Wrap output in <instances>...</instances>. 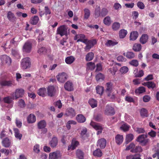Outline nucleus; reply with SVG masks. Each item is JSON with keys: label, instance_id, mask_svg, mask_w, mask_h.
I'll list each match as a JSON object with an SVG mask.
<instances>
[{"label": "nucleus", "instance_id": "f257e3e1", "mask_svg": "<svg viewBox=\"0 0 159 159\" xmlns=\"http://www.w3.org/2000/svg\"><path fill=\"white\" fill-rule=\"evenodd\" d=\"M148 135L147 134H141L137 137L136 140L140 143L142 146H145L149 141V139H146Z\"/></svg>", "mask_w": 159, "mask_h": 159}, {"label": "nucleus", "instance_id": "f03ea898", "mask_svg": "<svg viewBox=\"0 0 159 159\" xmlns=\"http://www.w3.org/2000/svg\"><path fill=\"white\" fill-rule=\"evenodd\" d=\"M90 125L95 130H98L97 132V135H99L102 133V130L103 129V126L100 123L91 121L90 123Z\"/></svg>", "mask_w": 159, "mask_h": 159}, {"label": "nucleus", "instance_id": "7ed1b4c3", "mask_svg": "<svg viewBox=\"0 0 159 159\" xmlns=\"http://www.w3.org/2000/svg\"><path fill=\"white\" fill-rule=\"evenodd\" d=\"M31 61L29 57H26L22 59L21 62V67L23 69H26L30 67Z\"/></svg>", "mask_w": 159, "mask_h": 159}, {"label": "nucleus", "instance_id": "20e7f679", "mask_svg": "<svg viewBox=\"0 0 159 159\" xmlns=\"http://www.w3.org/2000/svg\"><path fill=\"white\" fill-rule=\"evenodd\" d=\"M57 34H59L61 37L64 35L67 37L68 34L66 26L63 25L58 28L57 30Z\"/></svg>", "mask_w": 159, "mask_h": 159}, {"label": "nucleus", "instance_id": "39448f33", "mask_svg": "<svg viewBox=\"0 0 159 159\" xmlns=\"http://www.w3.org/2000/svg\"><path fill=\"white\" fill-rule=\"evenodd\" d=\"M32 48V43L29 41L26 42L23 46L22 50L24 52L29 53L31 51Z\"/></svg>", "mask_w": 159, "mask_h": 159}, {"label": "nucleus", "instance_id": "423d86ee", "mask_svg": "<svg viewBox=\"0 0 159 159\" xmlns=\"http://www.w3.org/2000/svg\"><path fill=\"white\" fill-rule=\"evenodd\" d=\"M47 95L50 97L54 96L56 93L57 90L55 87L53 85H49L47 88Z\"/></svg>", "mask_w": 159, "mask_h": 159}, {"label": "nucleus", "instance_id": "0eeeda50", "mask_svg": "<svg viewBox=\"0 0 159 159\" xmlns=\"http://www.w3.org/2000/svg\"><path fill=\"white\" fill-rule=\"evenodd\" d=\"M115 113V111L113 107L109 105H106L104 111V114L107 116H112Z\"/></svg>", "mask_w": 159, "mask_h": 159}, {"label": "nucleus", "instance_id": "6e6552de", "mask_svg": "<svg viewBox=\"0 0 159 159\" xmlns=\"http://www.w3.org/2000/svg\"><path fill=\"white\" fill-rule=\"evenodd\" d=\"M24 90L22 89H16L15 93H13L12 94V96H14L15 94V99H17L21 98L23 97L24 95Z\"/></svg>", "mask_w": 159, "mask_h": 159}, {"label": "nucleus", "instance_id": "1a4fd4ad", "mask_svg": "<svg viewBox=\"0 0 159 159\" xmlns=\"http://www.w3.org/2000/svg\"><path fill=\"white\" fill-rule=\"evenodd\" d=\"M56 78L57 81L59 82L63 83L66 80L67 75L64 72L60 73L58 75L56 76Z\"/></svg>", "mask_w": 159, "mask_h": 159}, {"label": "nucleus", "instance_id": "9d476101", "mask_svg": "<svg viewBox=\"0 0 159 159\" xmlns=\"http://www.w3.org/2000/svg\"><path fill=\"white\" fill-rule=\"evenodd\" d=\"M61 156L60 152L57 151L50 153L49 154V159H57L60 158Z\"/></svg>", "mask_w": 159, "mask_h": 159}, {"label": "nucleus", "instance_id": "9b49d317", "mask_svg": "<svg viewBox=\"0 0 159 159\" xmlns=\"http://www.w3.org/2000/svg\"><path fill=\"white\" fill-rule=\"evenodd\" d=\"M65 115L67 116L72 118L75 115L76 113L75 110L73 108L70 107L67 109Z\"/></svg>", "mask_w": 159, "mask_h": 159}, {"label": "nucleus", "instance_id": "f8f14e48", "mask_svg": "<svg viewBox=\"0 0 159 159\" xmlns=\"http://www.w3.org/2000/svg\"><path fill=\"white\" fill-rule=\"evenodd\" d=\"M106 145V141L105 139L104 138L99 139L97 143V146H99L101 149L104 148Z\"/></svg>", "mask_w": 159, "mask_h": 159}, {"label": "nucleus", "instance_id": "ddd939ff", "mask_svg": "<svg viewBox=\"0 0 159 159\" xmlns=\"http://www.w3.org/2000/svg\"><path fill=\"white\" fill-rule=\"evenodd\" d=\"M2 146L5 148H9L11 144V141L9 139L6 137L4 138L2 142Z\"/></svg>", "mask_w": 159, "mask_h": 159}, {"label": "nucleus", "instance_id": "4468645a", "mask_svg": "<svg viewBox=\"0 0 159 159\" xmlns=\"http://www.w3.org/2000/svg\"><path fill=\"white\" fill-rule=\"evenodd\" d=\"M13 81L11 80L7 81L6 80H3L0 82V84L2 86L11 87L13 85Z\"/></svg>", "mask_w": 159, "mask_h": 159}, {"label": "nucleus", "instance_id": "2eb2a0df", "mask_svg": "<svg viewBox=\"0 0 159 159\" xmlns=\"http://www.w3.org/2000/svg\"><path fill=\"white\" fill-rule=\"evenodd\" d=\"M58 140L57 137H53L49 142V144L52 148L56 147L58 144Z\"/></svg>", "mask_w": 159, "mask_h": 159}, {"label": "nucleus", "instance_id": "dca6fc26", "mask_svg": "<svg viewBox=\"0 0 159 159\" xmlns=\"http://www.w3.org/2000/svg\"><path fill=\"white\" fill-rule=\"evenodd\" d=\"M7 18L9 21L12 22H15L16 20L15 16L11 11H9L7 13Z\"/></svg>", "mask_w": 159, "mask_h": 159}, {"label": "nucleus", "instance_id": "f3484780", "mask_svg": "<svg viewBox=\"0 0 159 159\" xmlns=\"http://www.w3.org/2000/svg\"><path fill=\"white\" fill-rule=\"evenodd\" d=\"M79 142L76 140L75 139H73L72 140L71 145L68 147V150H69L71 149L73 150L75 148L79 145Z\"/></svg>", "mask_w": 159, "mask_h": 159}, {"label": "nucleus", "instance_id": "a211bd4d", "mask_svg": "<svg viewBox=\"0 0 159 159\" xmlns=\"http://www.w3.org/2000/svg\"><path fill=\"white\" fill-rule=\"evenodd\" d=\"M118 43L116 40H107L105 43V45L107 47H113Z\"/></svg>", "mask_w": 159, "mask_h": 159}, {"label": "nucleus", "instance_id": "6ab92c4d", "mask_svg": "<svg viewBox=\"0 0 159 159\" xmlns=\"http://www.w3.org/2000/svg\"><path fill=\"white\" fill-rule=\"evenodd\" d=\"M65 89L67 91H70L73 90L72 83L69 81H67L64 85Z\"/></svg>", "mask_w": 159, "mask_h": 159}, {"label": "nucleus", "instance_id": "aec40b11", "mask_svg": "<svg viewBox=\"0 0 159 159\" xmlns=\"http://www.w3.org/2000/svg\"><path fill=\"white\" fill-rule=\"evenodd\" d=\"M116 142L117 144L120 145L123 142L124 138L123 136L120 134H117L115 137Z\"/></svg>", "mask_w": 159, "mask_h": 159}, {"label": "nucleus", "instance_id": "412c9836", "mask_svg": "<svg viewBox=\"0 0 159 159\" xmlns=\"http://www.w3.org/2000/svg\"><path fill=\"white\" fill-rule=\"evenodd\" d=\"M14 99H15L14 96H12V97L8 96L4 98L3 101L5 103L10 104L12 102L13 100Z\"/></svg>", "mask_w": 159, "mask_h": 159}, {"label": "nucleus", "instance_id": "4be33fe9", "mask_svg": "<svg viewBox=\"0 0 159 159\" xmlns=\"http://www.w3.org/2000/svg\"><path fill=\"white\" fill-rule=\"evenodd\" d=\"M27 120L29 123H33L35 122L36 120L35 116L33 114H30L27 118Z\"/></svg>", "mask_w": 159, "mask_h": 159}, {"label": "nucleus", "instance_id": "5701e85b", "mask_svg": "<svg viewBox=\"0 0 159 159\" xmlns=\"http://www.w3.org/2000/svg\"><path fill=\"white\" fill-rule=\"evenodd\" d=\"M139 36L138 33L137 31H134L130 33L129 38L131 40H135Z\"/></svg>", "mask_w": 159, "mask_h": 159}, {"label": "nucleus", "instance_id": "b1692460", "mask_svg": "<svg viewBox=\"0 0 159 159\" xmlns=\"http://www.w3.org/2000/svg\"><path fill=\"white\" fill-rule=\"evenodd\" d=\"M13 131L14 133V135L15 137L19 140L21 139L22 136V134L20 133L19 129L17 128H14Z\"/></svg>", "mask_w": 159, "mask_h": 159}, {"label": "nucleus", "instance_id": "393cba45", "mask_svg": "<svg viewBox=\"0 0 159 159\" xmlns=\"http://www.w3.org/2000/svg\"><path fill=\"white\" fill-rule=\"evenodd\" d=\"M86 45V46L84 47V49L86 52L89 51L94 46L93 41L90 40H88V43Z\"/></svg>", "mask_w": 159, "mask_h": 159}, {"label": "nucleus", "instance_id": "a878e982", "mask_svg": "<svg viewBox=\"0 0 159 159\" xmlns=\"http://www.w3.org/2000/svg\"><path fill=\"white\" fill-rule=\"evenodd\" d=\"M76 119L77 121L80 123H84L86 120L85 117L82 114L77 115Z\"/></svg>", "mask_w": 159, "mask_h": 159}, {"label": "nucleus", "instance_id": "bb28decb", "mask_svg": "<svg viewBox=\"0 0 159 159\" xmlns=\"http://www.w3.org/2000/svg\"><path fill=\"white\" fill-rule=\"evenodd\" d=\"M39 19V17L37 16H34L31 17L30 20V23L32 25H36L38 23Z\"/></svg>", "mask_w": 159, "mask_h": 159}, {"label": "nucleus", "instance_id": "cd10ccee", "mask_svg": "<svg viewBox=\"0 0 159 159\" xmlns=\"http://www.w3.org/2000/svg\"><path fill=\"white\" fill-rule=\"evenodd\" d=\"M38 94L40 96L44 97L46 94V89L45 88H42L39 89L38 92Z\"/></svg>", "mask_w": 159, "mask_h": 159}, {"label": "nucleus", "instance_id": "c85d7f7f", "mask_svg": "<svg viewBox=\"0 0 159 159\" xmlns=\"http://www.w3.org/2000/svg\"><path fill=\"white\" fill-rule=\"evenodd\" d=\"M1 59L2 62L6 63H7L8 62H11V58L7 56L4 55H2L1 57Z\"/></svg>", "mask_w": 159, "mask_h": 159}, {"label": "nucleus", "instance_id": "c756f323", "mask_svg": "<svg viewBox=\"0 0 159 159\" xmlns=\"http://www.w3.org/2000/svg\"><path fill=\"white\" fill-rule=\"evenodd\" d=\"M148 39V36L147 34H143L140 39V42L142 44H145L147 42Z\"/></svg>", "mask_w": 159, "mask_h": 159}, {"label": "nucleus", "instance_id": "7c9ffc66", "mask_svg": "<svg viewBox=\"0 0 159 159\" xmlns=\"http://www.w3.org/2000/svg\"><path fill=\"white\" fill-rule=\"evenodd\" d=\"M46 123L44 120H41L37 124L38 127L39 129H43L46 127Z\"/></svg>", "mask_w": 159, "mask_h": 159}, {"label": "nucleus", "instance_id": "2f4dec72", "mask_svg": "<svg viewBox=\"0 0 159 159\" xmlns=\"http://www.w3.org/2000/svg\"><path fill=\"white\" fill-rule=\"evenodd\" d=\"M106 88L105 90V92L112 91L113 84L111 82H107L106 84Z\"/></svg>", "mask_w": 159, "mask_h": 159}, {"label": "nucleus", "instance_id": "473e14b6", "mask_svg": "<svg viewBox=\"0 0 159 159\" xmlns=\"http://www.w3.org/2000/svg\"><path fill=\"white\" fill-rule=\"evenodd\" d=\"M107 96L111 100H113L115 99L116 96L114 93L112 92V91L106 92Z\"/></svg>", "mask_w": 159, "mask_h": 159}, {"label": "nucleus", "instance_id": "72a5a7b5", "mask_svg": "<svg viewBox=\"0 0 159 159\" xmlns=\"http://www.w3.org/2000/svg\"><path fill=\"white\" fill-rule=\"evenodd\" d=\"M134 138V135L131 134H126V136L125 141L126 143L127 144L132 141Z\"/></svg>", "mask_w": 159, "mask_h": 159}, {"label": "nucleus", "instance_id": "f704fd0d", "mask_svg": "<svg viewBox=\"0 0 159 159\" xmlns=\"http://www.w3.org/2000/svg\"><path fill=\"white\" fill-rule=\"evenodd\" d=\"M96 89L97 93L99 94L100 95H102L104 89L103 86H97L96 88Z\"/></svg>", "mask_w": 159, "mask_h": 159}, {"label": "nucleus", "instance_id": "c9c22d12", "mask_svg": "<svg viewBox=\"0 0 159 159\" xmlns=\"http://www.w3.org/2000/svg\"><path fill=\"white\" fill-rule=\"evenodd\" d=\"M75 60L74 57L72 56H70L66 58L65 62L67 64H70L73 63Z\"/></svg>", "mask_w": 159, "mask_h": 159}, {"label": "nucleus", "instance_id": "e433bc0d", "mask_svg": "<svg viewBox=\"0 0 159 159\" xmlns=\"http://www.w3.org/2000/svg\"><path fill=\"white\" fill-rule=\"evenodd\" d=\"M127 34V31L124 29L121 30L119 32V37L121 39L124 38Z\"/></svg>", "mask_w": 159, "mask_h": 159}, {"label": "nucleus", "instance_id": "4c0bfd02", "mask_svg": "<svg viewBox=\"0 0 159 159\" xmlns=\"http://www.w3.org/2000/svg\"><path fill=\"white\" fill-rule=\"evenodd\" d=\"M120 24L119 22H114L112 25V29L114 31H117L120 28Z\"/></svg>", "mask_w": 159, "mask_h": 159}, {"label": "nucleus", "instance_id": "58836bf2", "mask_svg": "<svg viewBox=\"0 0 159 159\" xmlns=\"http://www.w3.org/2000/svg\"><path fill=\"white\" fill-rule=\"evenodd\" d=\"M142 46L140 43H135L134 44L133 47V49L135 52H139L141 50Z\"/></svg>", "mask_w": 159, "mask_h": 159}, {"label": "nucleus", "instance_id": "ea45409f", "mask_svg": "<svg viewBox=\"0 0 159 159\" xmlns=\"http://www.w3.org/2000/svg\"><path fill=\"white\" fill-rule=\"evenodd\" d=\"M123 55L127 58L129 59L134 58L135 57L134 54L133 52H128L126 53H124Z\"/></svg>", "mask_w": 159, "mask_h": 159}, {"label": "nucleus", "instance_id": "a19ab883", "mask_svg": "<svg viewBox=\"0 0 159 159\" xmlns=\"http://www.w3.org/2000/svg\"><path fill=\"white\" fill-rule=\"evenodd\" d=\"M145 88L141 86L136 89L135 92L136 94H140L145 92Z\"/></svg>", "mask_w": 159, "mask_h": 159}, {"label": "nucleus", "instance_id": "79ce46f5", "mask_svg": "<svg viewBox=\"0 0 159 159\" xmlns=\"http://www.w3.org/2000/svg\"><path fill=\"white\" fill-rule=\"evenodd\" d=\"M93 155L94 156L101 157L102 155V153L99 148H97L94 151Z\"/></svg>", "mask_w": 159, "mask_h": 159}, {"label": "nucleus", "instance_id": "37998d69", "mask_svg": "<svg viewBox=\"0 0 159 159\" xmlns=\"http://www.w3.org/2000/svg\"><path fill=\"white\" fill-rule=\"evenodd\" d=\"M89 103L93 108H94L97 106V102L96 100L93 99H90L89 101Z\"/></svg>", "mask_w": 159, "mask_h": 159}, {"label": "nucleus", "instance_id": "c03bdc74", "mask_svg": "<svg viewBox=\"0 0 159 159\" xmlns=\"http://www.w3.org/2000/svg\"><path fill=\"white\" fill-rule=\"evenodd\" d=\"M94 54L92 52L88 53L86 56L85 59L87 61H90L92 60L94 57Z\"/></svg>", "mask_w": 159, "mask_h": 159}, {"label": "nucleus", "instance_id": "a18cd8bd", "mask_svg": "<svg viewBox=\"0 0 159 159\" xmlns=\"http://www.w3.org/2000/svg\"><path fill=\"white\" fill-rule=\"evenodd\" d=\"M50 13V11H41L39 12V16L41 17L45 15L46 17H49Z\"/></svg>", "mask_w": 159, "mask_h": 159}, {"label": "nucleus", "instance_id": "49530a36", "mask_svg": "<svg viewBox=\"0 0 159 159\" xmlns=\"http://www.w3.org/2000/svg\"><path fill=\"white\" fill-rule=\"evenodd\" d=\"M47 52V49L43 47L39 48L38 51V52L40 55H46Z\"/></svg>", "mask_w": 159, "mask_h": 159}, {"label": "nucleus", "instance_id": "de8ad7c7", "mask_svg": "<svg viewBox=\"0 0 159 159\" xmlns=\"http://www.w3.org/2000/svg\"><path fill=\"white\" fill-rule=\"evenodd\" d=\"M142 151V148L141 146H135L134 149H132L130 150V152H140Z\"/></svg>", "mask_w": 159, "mask_h": 159}, {"label": "nucleus", "instance_id": "09e8293b", "mask_svg": "<svg viewBox=\"0 0 159 159\" xmlns=\"http://www.w3.org/2000/svg\"><path fill=\"white\" fill-rule=\"evenodd\" d=\"M87 132V129L85 128L83 129L81 131L80 134V136L82 139H85V138L86 137V133Z\"/></svg>", "mask_w": 159, "mask_h": 159}, {"label": "nucleus", "instance_id": "8fccbe9b", "mask_svg": "<svg viewBox=\"0 0 159 159\" xmlns=\"http://www.w3.org/2000/svg\"><path fill=\"white\" fill-rule=\"evenodd\" d=\"M140 114L141 116L143 117H147L148 116L147 110L144 108H143L141 110Z\"/></svg>", "mask_w": 159, "mask_h": 159}, {"label": "nucleus", "instance_id": "3c124183", "mask_svg": "<svg viewBox=\"0 0 159 159\" xmlns=\"http://www.w3.org/2000/svg\"><path fill=\"white\" fill-rule=\"evenodd\" d=\"M84 153L82 151L80 150H78L76 152V155L79 159H83L84 157Z\"/></svg>", "mask_w": 159, "mask_h": 159}, {"label": "nucleus", "instance_id": "603ef678", "mask_svg": "<svg viewBox=\"0 0 159 159\" xmlns=\"http://www.w3.org/2000/svg\"><path fill=\"white\" fill-rule=\"evenodd\" d=\"M130 128V126L126 124H123L120 127V129L124 132L128 131Z\"/></svg>", "mask_w": 159, "mask_h": 159}, {"label": "nucleus", "instance_id": "864d4df0", "mask_svg": "<svg viewBox=\"0 0 159 159\" xmlns=\"http://www.w3.org/2000/svg\"><path fill=\"white\" fill-rule=\"evenodd\" d=\"M103 22L105 24L109 25L111 24V20L109 16L106 17L103 20Z\"/></svg>", "mask_w": 159, "mask_h": 159}, {"label": "nucleus", "instance_id": "5fc2aeb1", "mask_svg": "<svg viewBox=\"0 0 159 159\" xmlns=\"http://www.w3.org/2000/svg\"><path fill=\"white\" fill-rule=\"evenodd\" d=\"M87 67L91 70H93L95 68V65L94 62H90L88 63L87 64Z\"/></svg>", "mask_w": 159, "mask_h": 159}, {"label": "nucleus", "instance_id": "6e6d98bb", "mask_svg": "<svg viewBox=\"0 0 159 159\" xmlns=\"http://www.w3.org/2000/svg\"><path fill=\"white\" fill-rule=\"evenodd\" d=\"M129 64L134 66L137 67L139 65V62L136 60H133L129 62Z\"/></svg>", "mask_w": 159, "mask_h": 159}, {"label": "nucleus", "instance_id": "4d7b16f0", "mask_svg": "<svg viewBox=\"0 0 159 159\" xmlns=\"http://www.w3.org/2000/svg\"><path fill=\"white\" fill-rule=\"evenodd\" d=\"M18 105L20 108H24L25 106V103L22 99H20L18 101Z\"/></svg>", "mask_w": 159, "mask_h": 159}, {"label": "nucleus", "instance_id": "13d9d810", "mask_svg": "<svg viewBox=\"0 0 159 159\" xmlns=\"http://www.w3.org/2000/svg\"><path fill=\"white\" fill-rule=\"evenodd\" d=\"M136 78L141 77L144 75V72L143 70H141L139 71L138 73L134 74Z\"/></svg>", "mask_w": 159, "mask_h": 159}, {"label": "nucleus", "instance_id": "bf43d9fd", "mask_svg": "<svg viewBox=\"0 0 159 159\" xmlns=\"http://www.w3.org/2000/svg\"><path fill=\"white\" fill-rule=\"evenodd\" d=\"M104 78L103 75L101 73H99L96 76V79L97 81L100 80H103Z\"/></svg>", "mask_w": 159, "mask_h": 159}, {"label": "nucleus", "instance_id": "052dcab7", "mask_svg": "<svg viewBox=\"0 0 159 159\" xmlns=\"http://www.w3.org/2000/svg\"><path fill=\"white\" fill-rule=\"evenodd\" d=\"M129 70L128 68L126 66H123L120 70V71L122 74H125Z\"/></svg>", "mask_w": 159, "mask_h": 159}, {"label": "nucleus", "instance_id": "680f3d73", "mask_svg": "<svg viewBox=\"0 0 159 159\" xmlns=\"http://www.w3.org/2000/svg\"><path fill=\"white\" fill-rule=\"evenodd\" d=\"M147 87L148 89H153L156 87V84L152 81H148Z\"/></svg>", "mask_w": 159, "mask_h": 159}, {"label": "nucleus", "instance_id": "e2e57ef3", "mask_svg": "<svg viewBox=\"0 0 159 159\" xmlns=\"http://www.w3.org/2000/svg\"><path fill=\"white\" fill-rule=\"evenodd\" d=\"M94 120L96 121L100 122L102 120V117L101 114H98L94 116Z\"/></svg>", "mask_w": 159, "mask_h": 159}, {"label": "nucleus", "instance_id": "0e129e2a", "mask_svg": "<svg viewBox=\"0 0 159 159\" xmlns=\"http://www.w3.org/2000/svg\"><path fill=\"white\" fill-rule=\"evenodd\" d=\"M117 61H119L125 62L126 61V59L122 56H119L117 57Z\"/></svg>", "mask_w": 159, "mask_h": 159}, {"label": "nucleus", "instance_id": "69168bd1", "mask_svg": "<svg viewBox=\"0 0 159 159\" xmlns=\"http://www.w3.org/2000/svg\"><path fill=\"white\" fill-rule=\"evenodd\" d=\"M33 150L34 152L36 153H38L40 152L39 145V144H36L33 148Z\"/></svg>", "mask_w": 159, "mask_h": 159}, {"label": "nucleus", "instance_id": "338daca9", "mask_svg": "<svg viewBox=\"0 0 159 159\" xmlns=\"http://www.w3.org/2000/svg\"><path fill=\"white\" fill-rule=\"evenodd\" d=\"M0 152L2 153H4L6 156L8 155L10 152L9 150L8 149L5 148H2L0 150Z\"/></svg>", "mask_w": 159, "mask_h": 159}, {"label": "nucleus", "instance_id": "774afa93", "mask_svg": "<svg viewBox=\"0 0 159 159\" xmlns=\"http://www.w3.org/2000/svg\"><path fill=\"white\" fill-rule=\"evenodd\" d=\"M16 124L17 127L19 128H20L22 126V122L20 120H18V118H16Z\"/></svg>", "mask_w": 159, "mask_h": 159}]
</instances>
